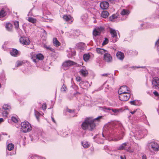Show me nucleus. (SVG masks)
Instances as JSON below:
<instances>
[{"label": "nucleus", "mask_w": 159, "mask_h": 159, "mask_svg": "<svg viewBox=\"0 0 159 159\" xmlns=\"http://www.w3.org/2000/svg\"><path fill=\"white\" fill-rule=\"evenodd\" d=\"M102 117V116H100L94 119L91 117L86 118L81 125L82 129L85 130L89 129L91 131L95 129L96 126V121L99 122Z\"/></svg>", "instance_id": "1"}, {"label": "nucleus", "mask_w": 159, "mask_h": 159, "mask_svg": "<svg viewBox=\"0 0 159 159\" xmlns=\"http://www.w3.org/2000/svg\"><path fill=\"white\" fill-rule=\"evenodd\" d=\"M21 129L24 133L30 131L32 130L31 125L27 121H24L21 123Z\"/></svg>", "instance_id": "2"}, {"label": "nucleus", "mask_w": 159, "mask_h": 159, "mask_svg": "<svg viewBox=\"0 0 159 159\" xmlns=\"http://www.w3.org/2000/svg\"><path fill=\"white\" fill-rule=\"evenodd\" d=\"M130 93L119 94V99L123 101H127L130 98Z\"/></svg>", "instance_id": "3"}, {"label": "nucleus", "mask_w": 159, "mask_h": 159, "mask_svg": "<svg viewBox=\"0 0 159 159\" xmlns=\"http://www.w3.org/2000/svg\"><path fill=\"white\" fill-rule=\"evenodd\" d=\"M153 87L157 89H159V78L157 77H153L152 80Z\"/></svg>", "instance_id": "4"}, {"label": "nucleus", "mask_w": 159, "mask_h": 159, "mask_svg": "<svg viewBox=\"0 0 159 159\" xmlns=\"http://www.w3.org/2000/svg\"><path fill=\"white\" fill-rule=\"evenodd\" d=\"M44 58L43 55L41 53H38L31 56V58L32 59L33 61L35 63L37 62L36 59L39 60H42Z\"/></svg>", "instance_id": "5"}, {"label": "nucleus", "mask_w": 159, "mask_h": 159, "mask_svg": "<svg viewBox=\"0 0 159 159\" xmlns=\"http://www.w3.org/2000/svg\"><path fill=\"white\" fill-rule=\"evenodd\" d=\"M19 41L21 43L26 45H29L30 43L29 39L24 36L21 37L19 39Z\"/></svg>", "instance_id": "6"}, {"label": "nucleus", "mask_w": 159, "mask_h": 159, "mask_svg": "<svg viewBox=\"0 0 159 159\" xmlns=\"http://www.w3.org/2000/svg\"><path fill=\"white\" fill-rule=\"evenodd\" d=\"M129 89L125 85L121 86L118 90V93L122 94L130 93Z\"/></svg>", "instance_id": "7"}, {"label": "nucleus", "mask_w": 159, "mask_h": 159, "mask_svg": "<svg viewBox=\"0 0 159 159\" xmlns=\"http://www.w3.org/2000/svg\"><path fill=\"white\" fill-rule=\"evenodd\" d=\"M148 146L150 149L151 148L153 150L155 151L159 150V146L156 143L151 142L149 144Z\"/></svg>", "instance_id": "8"}, {"label": "nucleus", "mask_w": 159, "mask_h": 159, "mask_svg": "<svg viewBox=\"0 0 159 159\" xmlns=\"http://www.w3.org/2000/svg\"><path fill=\"white\" fill-rule=\"evenodd\" d=\"M103 59L106 62H111L112 61V56L110 54L107 53H105L104 54Z\"/></svg>", "instance_id": "9"}, {"label": "nucleus", "mask_w": 159, "mask_h": 159, "mask_svg": "<svg viewBox=\"0 0 159 159\" xmlns=\"http://www.w3.org/2000/svg\"><path fill=\"white\" fill-rule=\"evenodd\" d=\"M77 63L74 61L70 60L66 61L64 62L63 65L65 67H69L75 65H76Z\"/></svg>", "instance_id": "10"}, {"label": "nucleus", "mask_w": 159, "mask_h": 159, "mask_svg": "<svg viewBox=\"0 0 159 159\" xmlns=\"http://www.w3.org/2000/svg\"><path fill=\"white\" fill-rule=\"evenodd\" d=\"M63 18L64 20L66 21H71V22L70 23V24H71L73 22L74 20L73 17L70 15H64L63 16Z\"/></svg>", "instance_id": "11"}, {"label": "nucleus", "mask_w": 159, "mask_h": 159, "mask_svg": "<svg viewBox=\"0 0 159 159\" xmlns=\"http://www.w3.org/2000/svg\"><path fill=\"white\" fill-rule=\"evenodd\" d=\"M100 7L102 9H106L109 7V4L107 2H102L100 4Z\"/></svg>", "instance_id": "12"}, {"label": "nucleus", "mask_w": 159, "mask_h": 159, "mask_svg": "<svg viewBox=\"0 0 159 159\" xmlns=\"http://www.w3.org/2000/svg\"><path fill=\"white\" fill-rule=\"evenodd\" d=\"M116 56L118 59L121 60H122L125 57L124 54L120 51H118L116 53Z\"/></svg>", "instance_id": "13"}, {"label": "nucleus", "mask_w": 159, "mask_h": 159, "mask_svg": "<svg viewBox=\"0 0 159 159\" xmlns=\"http://www.w3.org/2000/svg\"><path fill=\"white\" fill-rule=\"evenodd\" d=\"M11 55L14 57H16L19 54V51L16 49H12L10 52Z\"/></svg>", "instance_id": "14"}, {"label": "nucleus", "mask_w": 159, "mask_h": 159, "mask_svg": "<svg viewBox=\"0 0 159 159\" xmlns=\"http://www.w3.org/2000/svg\"><path fill=\"white\" fill-rule=\"evenodd\" d=\"M5 28L8 31H11L12 30L13 25L10 22L7 23L6 24Z\"/></svg>", "instance_id": "15"}, {"label": "nucleus", "mask_w": 159, "mask_h": 159, "mask_svg": "<svg viewBox=\"0 0 159 159\" xmlns=\"http://www.w3.org/2000/svg\"><path fill=\"white\" fill-rule=\"evenodd\" d=\"M110 33L112 38H116L117 37V33L115 30L110 28Z\"/></svg>", "instance_id": "16"}, {"label": "nucleus", "mask_w": 159, "mask_h": 159, "mask_svg": "<svg viewBox=\"0 0 159 159\" xmlns=\"http://www.w3.org/2000/svg\"><path fill=\"white\" fill-rule=\"evenodd\" d=\"M96 51L98 53L101 55H102L106 52H107L106 50L99 48H97L96 49Z\"/></svg>", "instance_id": "17"}, {"label": "nucleus", "mask_w": 159, "mask_h": 159, "mask_svg": "<svg viewBox=\"0 0 159 159\" xmlns=\"http://www.w3.org/2000/svg\"><path fill=\"white\" fill-rule=\"evenodd\" d=\"M53 43L54 46L57 47H58L61 45V43L57 40V38H53Z\"/></svg>", "instance_id": "18"}, {"label": "nucleus", "mask_w": 159, "mask_h": 159, "mask_svg": "<svg viewBox=\"0 0 159 159\" xmlns=\"http://www.w3.org/2000/svg\"><path fill=\"white\" fill-rule=\"evenodd\" d=\"M80 75H82L84 77L86 76L88 74V72L86 70L81 69L80 71Z\"/></svg>", "instance_id": "19"}, {"label": "nucleus", "mask_w": 159, "mask_h": 159, "mask_svg": "<svg viewBox=\"0 0 159 159\" xmlns=\"http://www.w3.org/2000/svg\"><path fill=\"white\" fill-rule=\"evenodd\" d=\"M7 13L5 9L2 8L0 11V18H2L7 15Z\"/></svg>", "instance_id": "20"}, {"label": "nucleus", "mask_w": 159, "mask_h": 159, "mask_svg": "<svg viewBox=\"0 0 159 159\" xmlns=\"http://www.w3.org/2000/svg\"><path fill=\"white\" fill-rule=\"evenodd\" d=\"M130 13V11L127 9H123L121 11L120 14L122 15H128Z\"/></svg>", "instance_id": "21"}, {"label": "nucleus", "mask_w": 159, "mask_h": 159, "mask_svg": "<svg viewBox=\"0 0 159 159\" xmlns=\"http://www.w3.org/2000/svg\"><path fill=\"white\" fill-rule=\"evenodd\" d=\"M101 33L98 31L96 28L94 29L93 32V35L95 37L99 35Z\"/></svg>", "instance_id": "22"}, {"label": "nucleus", "mask_w": 159, "mask_h": 159, "mask_svg": "<svg viewBox=\"0 0 159 159\" xmlns=\"http://www.w3.org/2000/svg\"><path fill=\"white\" fill-rule=\"evenodd\" d=\"M109 15L108 12L106 11H104L102 12L101 13V16H102L104 18H106Z\"/></svg>", "instance_id": "23"}, {"label": "nucleus", "mask_w": 159, "mask_h": 159, "mask_svg": "<svg viewBox=\"0 0 159 159\" xmlns=\"http://www.w3.org/2000/svg\"><path fill=\"white\" fill-rule=\"evenodd\" d=\"M2 109L5 110L9 111L11 109V107L10 105L8 104H4L2 107Z\"/></svg>", "instance_id": "24"}, {"label": "nucleus", "mask_w": 159, "mask_h": 159, "mask_svg": "<svg viewBox=\"0 0 159 159\" xmlns=\"http://www.w3.org/2000/svg\"><path fill=\"white\" fill-rule=\"evenodd\" d=\"M90 57V56L89 53L85 54L83 55L84 60L85 61H88Z\"/></svg>", "instance_id": "25"}, {"label": "nucleus", "mask_w": 159, "mask_h": 159, "mask_svg": "<svg viewBox=\"0 0 159 159\" xmlns=\"http://www.w3.org/2000/svg\"><path fill=\"white\" fill-rule=\"evenodd\" d=\"M14 148V144L11 143H9L7 146V148L9 151H11L13 150Z\"/></svg>", "instance_id": "26"}, {"label": "nucleus", "mask_w": 159, "mask_h": 159, "mask_svg": "<svg viewBox=\"0 0 159 159\" xmlns=\"http://www.w3.org/2000/svg\"><path fill=\"white\" fill-rule=\"evenodd\" d=\"M118 17V15L117 14H113L111 16L109 17V20L112 21H114V20Z\"/></svg>", "instance_id": "27"}, {"label": "nucleus", "mask_w": 159, "mask_h": 159, "mask_svg": "<svg viewBox=\"0 0 159 159\" xmlns=\"http://www.w3.org/2000/svg\"><path fill=\"white\" fill-rule=\"evenodd\" d=\"M27 20L29 22L32 23H34L36 22V20L32 17H28Z\"/></svg>", "instance_id": "28"}, {"label": "nucleus", "mask_w": 159, "mask_h": 159, "mask_svg": "<svg viewBox=\"0 0 159 159\" xmlns=\"http://www.w3.org/2000/svg\"><path fill=\"white\" fill-rule=\"evenodd\" d=\"M14 25L16 29H18L19 28V22L18 21L15 20L14 21Z\"/></svg>", "instance_id": "29"}, {"label": "nucleus", "mask_w": 159, "mask_h": 159, "mask_svg": "<svg viewBox=\"0 0 159 159\" xmlns=\"http://www.w3.org/2000/svg\"><path fill=\"white\" fill-rule=\"evenodd\" d=\"M83 147L84 148H87L89 147V145L88 143L87 142H83L82 143Z\"/></svg>", "instance_id": "30"}, {"label": "nucleus", "mask_w": 159, "mask_h": 159, "mask_svg": "<svg viewBox=\"0 0 159 159\" xmlns=\"http://www.w3.org/2000/svg\"><path fill=\"white\" fill-rule=\"evenodd\" d=\"M16 66L17 67L20 66L25 64V62L22 61H18L16 62Z\"/></svg>", "instance_id": "31"}, {"label": "nucleus", "mask_w": 159, "mask_h": 159, "mask_svg": "<svg viewBox=\"0 0 159 159\" xmlns=\"http://www.w3.org/2000/svg\"><path fill=\"white\" fill-rule=\"evenodd\" d=\"M34 114H35V115L38 121H39V116L40 115V113L39 112H38V111H35Z\"/></svg>", "instance_id": "32"}, {"label": "nucleus", "mask_w": 159, "mask_h": 159, "mask_svg": "<svg viewBox=\"0 0 159 159\" xmlns=\"http://www.w3.org/2000/svg\"><path fill=\"white\" fill-rule=\"evenodd\" d=\"M67 89V88L66 86L64 84L63 85L62 87L61 88V91L62 92H66Z\"/></svg>", "instance_id": "33"}, {"label": "nucleus", "mask_w": 159, "mask_h": 159, "mask_svg": "<svg viewBox=\"0 0 159 159\" xmlns=\"http://www.w3.org/2000/svg\"><path fill=\"white\" fill-rule=\"evenodd\" d=\"M126 146V143H123L118 148L119 150H122L124 149V147Z\"/></svg>", "instance_id": "34"}, {"label": "nucleus", "mask_w": 159, "mask_h": 159, "mask_svg": "<svg viewBox=\"0 0 159 159\" xmlns=\"http://www.w3.org/2000/svg\"><path fill=\"white\" fill-rule=\"evenodd\" d=\"M96 29L100 33H101V32L104 29V28L102 26L97 27Z\"/></svg>", "instance_id": "35"}, {"label": "nucleus", "mask_w": 159, "mask_h": 159, "mask_svg": "<svg viewBox=\"0 0 159 159\" xmlns=\"http://www.w3.org/2000/svg\"><path fill=\"white\" fill-rule=\"evenodd\" d=\"M108 43V39L107 38H105V40L102 43V44L103 45H105L107 44Z\"/></svg>", "instance_id": "36"}, {"label": "nucleus", "mask_w": 159, "mask_h": 159, "mask_svg": "<svg viewBox=\"0 0 159 159\" xmlns=\"http://www.w3.org/2000/svg\"><path fill=\"white\" fill-rule=\"evenodd\" d=\"M42 108L43 110H45L47 108V104H46L45 103H43L42 105Z\"/></svg>", "instance_id": "37"}, {"label": "nucleus", "mask_w": 159, "mask_h": 159, "mask_svg": "<svg viewBox=\"0 0 159 159\" xmlns=\"http://www.w3.org/2000/svg\"><path fill=\"white\" fill-rule=\"evenodd\" d=\"M11 120L14 123H16L18 122V120L15 117H11Z\"/></svg>", "instance_id": "38"}, {"label": "nucleus", "mask_w": 159, "mask_h": 159, "mask_svg": "<svg viewBox=\"0 0 159 159\" xmlns=\"http://www.w3.org/2000/svg\"><path fill=\"white\" fill-rule=\"evenodd\" d=\"M153 93L155 96L157 97L158 98H159V94L157 91H155L153 92Z\"/></svg>", "instance_id": "39"}, {"label": "nucleus", "mask_w": 159, "mask_h": 159, "mask_svg": "<svg viewBox=\"0 0 159 159\" xmlns=\"http://www.w3.org/2000/svg\"><path fill=\"white\" fill-rule=\"evenodd\" d=\"M130 103L133 105H136V102L134 100L132 101H131L129 102Z\"/></svg>", "instance_id": "40"}, {"label": "nucleus", "mask_w": 159, "mask_h": 159, "mask_svg": "<svg viewBox=\"0 0 159 159\" xmlns=\"http://www.w3.org/2000/svg\"><path fill=\"white\" fill-rule=\"evenodd\" d=\"M76 80L78 82H80L81 80V78L79 76H78L76 78Z\"/></svg>", "instance_id": "41"}, {"label": "nucleus", "mask_w": 159, "mask_h": 159, "mask_svg": "<svg viewBox=\"0 0 159 159\" xmlns=\"http://www.w3.org/2000/svg\"><path fill=\"white\" fill-rule=\"evenodd\" d=\"M111 110L114 113H116L119 111V110L118 109H112Z\"/></svg>", "instance_id": "42"}, {"label": "nucleus", "mask_w": 159, "mask_h": 159, "mask_svg": "<svg viewBox=\"0 0 159 159\" xmlns=\"http://www.w3.org/2000/svg\"><path fill=\"white\" fill-rule=\"evenodd\" d=\"M67 111L70 113L73 112H74V110H72L69 109H67Z\"/></svg>", "instance_id": "43"}, {"label": "nucleus", "mask_w": 159, "mask_h": 159, "mask_svg": "<svg viewBox=\"0 0 159 159\" xmlns=\"http://www.w3.org/2000/svg\"><path fill=\"white\" fill-rule=\"evenodd\" d=\"M47 49H49V50H50L51 51H53L54 50L53 49H52V48L50 47H46Z\"/></svg>", "instance_id": "44"}, {"label": "nucleus", "mask_w": 159, "mask_h": 159, "mask_svg": "<svg viewBox=\"0 0 159 159\" xmlns=\"http://www.w3.org/2000/svg\"><path fill=\"white\" fill-rule=\"evenodd\" d=\"M137 111V110H134L133 111H130V113H131L132 114H134L136 111Z\"/></svg>", "instance_id": "45"}, {"label": "nucleus", "mask_w": 159, "mask_h": 159, "mask_svg": "<svg viewBox=\"0 0 159 159\" xmlns=\"http://www.w3.org/2000/svg\"><path fill=\"white\" fill-rule=\"evenodd\" d=\"M142 159H147L146 156L145 155H143Z\"/></svg>", "instance_id": "46"}, {"label": "nucleus", "mask_w": 159, "mask_h": 159, "mask_svg": "<svg viewBox=\"0 0 159 159\" xmlns=\"http://www.w3.org/2000/svg\"><path fill=\"white\" fill-rule=\"evenodd\" d=\"M109 74H102L101 75L102 76H107Z\"/></svg>", "instance_id": "47"}, {"label": "nucleus", "mask_w": 159, "mask_h": 159, "mask_svg": "<svg viewBox=\"0 0 159 159\" xmlns=\"http://www.w3.org/2000/svg\"><path fill=\"white\" fill-rule=\"evenodd\" d=\"M159 44V39L156 42L155 44L156 45H158Z\"/></svg>", "instance_id": "48"}, {"label": "nucleus", "mask_w": 159, "mask_h": 159, "mask_svg": "<svg viewBox=\"0 0 159 159\" xmlns=\"http://www.w3.org/2000/svg\"><path fill=\"white\" fill-rule=\"evenodd\" d=\"M51 119H52V121H53V122H54V123H56V122H55V120H54V118L53 117H51Z\"/></svg>", "instance_id": "49"}, {"label": "nucleus", "mask_w": 159, "mask_h": 159, "mask_svg": "<svg viewBox=\"0 0 159 159\" xmlns=\"http://www.w3.org/2000/svg\"><path fill=\"white\" fill-rule=\"evenodd\" d=\"M120 158L121 159H126V157L125 156H124V157H123L122 156L120 157Z\"/></svg>", "instance_id": "50"}, {"label": "nucleus", "mask_w": 159, "mask_h": 159, "mask_svg": "<svg viewBox=\"0 0 159 159\" xmlns=\"http://www.w3.org/2000/svg\"><path fill=\"white\" fill-rule=\"evenodd\" d=\"M3 121V119L2 118H0V123Z\"/></svg>", "instance_id": "51"}, {"label": "nucleus", "mask_w": 159, "mask_h": 159, "mask_svg": "<svg viewBox=\"0 0 159 159\" xmlns=\"http://www.w3.org/2000/svg\"><path fill=\"white\" fill-rule=\"evenodd\" d=\"M5 114L6 116L8 114V112L7 111H5Z\"/></svg>", "instance_id": "52"}, {"label": "nucleus", "mask_w": 159, "mask_h": 159, "mask_svg": "<svg viewBox=\"0 0 159 159\" xmlns=\"http://www.w3.org/2000/svg\"><path fill=\"white\" fill-rule=\"evenodd\" d=\"M123 136H122V137L120 139H118V140H119L120 139H123Z\"/></svg>", "instance_id": "53"}, {"label": "nucleus", "mask_w": 159, "mask_h": 159, "mask_svg": "<svg viewBox=\"0 0 159 159\" xmlns=\"http://www.w3.org/2000/svg\"><path fill=\"white\" fill-rule=\"evenodd\" d=\"M117 41V40L116 39H115V41H114L113 42H115L116 41Z\"/></svg>", "instance_id": "54"}, {"label": "nucleus", "mask_w": 159, "mask_h": 159, "mask_svg": "<svg viewBox=\"0 0 159 159\" xmlns=\"http://www.w3.org/2000/svg\"><path fill=\"white\" fill-rule=\"evenodd\" d=\"M2 87V85L0 83V88L1 87Z\"/></svg>", "instance_id": "55"}, {"label": "nucleus", "mask_w": 159, "mask_h": 159, "mask_svg": "<svg viewBox=\"0 0 159 159\" xmlns=\"http://www.w3.org/2000/svg\"><path fill=\"white\" fill-rule=\"evenodd\" d=\"M102 135H103V136H104V135H103V134H102Z\"/></svg>", "instance_id": "56"}, {"label": "nucleus", "mask_w": 159, "mask_h": 159, "mask_svg": "<svg viewBox=\"0 0 159 159\" xmlns=\"http://www.w3.org/2000/svg\"><path fill=\"white\" fill-rule=\"evenodd\" d=\"M108 110H110V109H108Z\"/></svg>", "instance_id": "57"}]
</instances>
